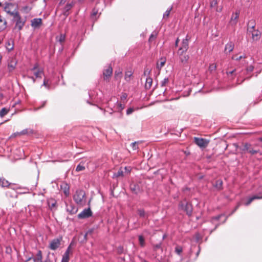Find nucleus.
Wrapping results in <instances>:
<instances>
[{
	"mask_svg": "<svg viewBox=\"0 0 262 262\" xmlns=\"http://www.w3.org/2000/svg\"><path fill=\"white\" fill-rule=\"evenodd\" d=\"M4 11L11 16L14 17L19 13L17 5L13 3H6L4 7Z\"/></svg>",
	"mask_w": 262,
	"mask_h": 262,
	"instance_id": "nucleus-1",
	"label": "nucleus"
},
{
	"mask_svg": "<svg viewBox=\"0 0 262 262\" xmlns=\"http://www.w3.org/2000/svg\"><path fill=\"white\" fill-rule=\"evenodd\" d=\"M13 18L15 19L16 21L14 28L17 29L19 31L22 30L25 26L26 20L21 18L19 13L13 17Z\"/></svg>",
	"mask_w": 262,
	"mask_h": 262,
	"instance_id": "nucleus-2",
	"label": "nucleus"
},
{
	"mask_svg": "<svg viewBox=\"0 0 262 262\" xmlns=\"http://www.w3.org/2000/svg\"><path fill=\"white\" fill-rule=\"evenodd\" d=\"M85 193L83 190H77L74 195V199L78 204H82L84 202Z\"/></svg>",
	"mask_w": 262,
	"mask_h": 262,
	"instance_id": "nucleus-3",
	"label": "nucleus"
},
{
	"mask_svg": "<svg viewBox=\"0 0 262 262\" xmlns=\"http://www.w3.org/2000/svg\"><path fill=\"white\" fill-rule=\"evenodd\" d=\"M180 207L184 210L188 216H191L192 213V205L189 202H182L180 205Z\"/></svg>",
	"mask_w": 262,
	"mask_h": 262,
	"instance_id": "nucleus-4",
	"label": "nucleus"
},
{
	"mask_svg": "<svg viewBox=\"0 0 262 262\" xmlns=\"http://www.w3.org/2000/svg\"><path fill=\"white\" fill-rule=\"evenodd\" d=\"M17 63V60L15 57L10 58L8 60V70L9 73H12L15 69Z\"/></svg>",
	"mask_w": 262,
	"mask_h": 262,
	"instance_id": "nucleus-5",
	"label": "nucleus"
},
{
	"mask_svg": "<svg viewBox=\"0 0 262 262\" xmlns=\"http://www.w3.org/2000/svg\"><path fill=\"white\" fill-rule=\"evenodd\" d=\"M194 140V143L201 148H205L209 144V140L201 138L195 137Z\"/></svg>",
	"mask_w": 262,
	"mask_h": 262,
	"instance_id": "nucleus-6",
	"label": "nucleus"
},
{
	"mask_svg": "<svg viewBox=\"0 0 262 262\" xmlns=\"http://www.w3.org/2000/svg\"><path fill=\"white\" fill-rule=\"evenodd\" d=\"M31 71L33 72L36 78H41L42 75L43 74V70L39 68L38 63H36L33 68L31 69Z\"/></svg>",
	"mask_w": 262,
	"mask_h": 262,
	"instance_id": "nucleus-7",
	"label": "nucleus"
},
{
	"mask_svg": "<svg viewBox=\"0 0 262 262\" xmlns=\"http://www.w3.org/2000/svg\"><path fill=\"white\" fill-rule=\"evenodd\" d=\"M62 240V237L55 238L53 239L49 245V248L51 250H55L59 247L60 243Z\"/></svg>",
	"mask_w": 262,
	"mask_h": 262,
	"instance_id": "nucleus-8",
	"label": "nucleus"
},
{
	"mask_svg": "<svg viewBox=\"0 0 262 262\" xmlns=\"http://www.w3.org/2000/svg\"><path fill=\"white\" fill-rule=\"evenodd\" d=\"M113 73V68L112 67L109 65L107 66L105 69L104 70L103 72V79L105 80H107L109 79V78L111 77Z\"/></svg>",
	"mask_w": 262,
	"mask_h": 262,
	"instance_id": "nucleus-9",
	"label": "nucleus"
},
{
	"mask_svg": "<svg viewBox=\"0 0 262 262\" xmlns=\"http://www.w3.org/2000/svg\"><path fill=\"white\" fill-rule=\"evenodd\" d=\"M92 215V211L90 208H89L88 209H84L81 212L78 214V217L79 219H86L91 216Z\"/></svg>",
	"mask_w": 262,
	"mask_h": 262,
	"instance_id": "nucleus-10",
	"label": "nucleus"
},
{
	"mask_svg": "<svg viewBox=\"0 0 262 262\" xmlns=\"http://www.w3.org/2000/svg\"><path fill=\"white\" fill-rule=\"evenodd\" d=\"M185 52L180 51H178V54L179 55L180 60L183 64L186 63L189 58V56L188 55L185 54Z\"/></svg>",
	"mask_w": 262,
	"mask_h": 262,
	"instance_id": "nucleus-11",
	"label": "nucleus"
},
{
	"mask_svg": "<svg viewBox=\"0 0 262 262\" xmlns=\"http://www.w3.org/2000/svg\"><path fill=\"white\" fill-rule=\"evenodd\" d=\"M243 150L250 153L252 155L256 154L259 152V150L253 149L251 147V145L248 143H245L244 144Z\"/></svg>",
	"mask_w": 262,
	"mask_h": 262,
	"instance_id": "nucleus-12",
	"label": "nucleus"
},
{
	"mask_svg": "<svg viewBox=\"0 0 262 262\" xmlns=\"http://www.w3.org/2000/svg\"><path fill=\"white\" fill-rule=\"evenodd\" d=\"M42 24V19L40 18H34L31 21V25L34 28H39Z\"/></svg>",
	"mask_w": 262,
	"mask_h": 262,
	"instance_id": "nucleus-13",
	"label": "nucleus"
},
{
	"mask_svg": "<svg viewBox=\"0 0 262 262\" xmlns=\"http://www.w3.org/2000/svg\"><path fill=\"white\" fill-rule=\"evenodd\" d=\"M189 48L188 39L186 37L182 41L181 47L179 48L178 51L186 52Z\"/></svg>",
	"mask_w": 262,
	"mask_h": 262,
	"instance_id": "nucleus-14",
	"label": "nucleus"
},
{
	"mask_svg": "<svg viewBox=\"0 0 262 262\" xmlns=\"http://www.w3.org/2000/svg\"><path fill=\"white\" fill-rule=\"evenodd\" d=\"M66 3V0H61L59 4V6L57 8V11H59L60 10H62V16H61L62 19H64V15L66 14V11H64V9L66 8V6L64 4Z\"/></svg>",
	"mask_w": 262,
	"mask_h": 262,
	"instance_id": "nucleus-15",
	"label": "nucleus"
},
{
	"mask_svg": "<svg viewBox=\"0 0 262 262\" xmlns=\"http://www.w3.org/2000/svg\"><path fill=\"white\" fill-rule=\"evenodd\" d=\"M210 6L212 9H214L216 12H221L222 10V7H217V0H211L210 3Z\"/></svg>",
	"mask_w": 262,
	"mask_h": 262,
	"instance_id": "nucleus-16",
	"label": "nucleus"
},
{
	"mask_svg": "<svg viewBox=\"0 0 262 262\" xmlns=\"http://www.w3.org/2000/svg\"><path fill=\"white\" fill-rule=\"evenodd\" d=\"M223 181L221 179H218L215 180L214 183L213 184V186L217 190L220 191L222 190L223 188Z\"/></svg>",
	"mask_w": 262,
	"mask_h": 262,
	"instance_id": "nucleus-17",
	"label": "nucleus"
},
{
	"mask_svg": "<svg viewBox=\"0 0 262 262\" xmlns=\"http://www.w3.org/2000/svg\"><path fill=\"white\" fill-rule=\"evenodd\" d=\"M250 33L252 34V38L254 40H257L260 37L261 33L258 30L254 29L251 30Z\"/></svg>",
	"mask_w": 262,
	"mask_h": 262,
	"instance_id": "nucleus-18",
	"label": "nucleus"
},
{
	"mask_svg": "<svg viewBox=\"0 0 262 262\" xmlns=\"http://www.w3.org/2000/svg\"><path fill=\"white\" fill-rule=\"evenodd\" d=\"M7 21L0 15V32L4 30L7 27Z\"/></svg>",
	"mask_w": 262,
	"mask_h": 262,
	"instance_id": "nucleus-19",
	"label": "nucleus"
},
{
	"mask_svg": "<svg viewBox=\"0 0 262 262\" xmlns=\"http://www.w3.org/2000/svg\"><path fill=\"white\" fill-rule=\"evenodd\" d=\"M34 262H42V255L40 250L38 251L35 256L33 258Z\"/></svg>",
	"mask_w": 262,
	"mask_h": 262,
	"instance_id": "nucleus-20",
	"label": "nucleus"
},
{
	"mask_svg": "<svg viewBox=\"0 0 262 262\" xmlns=\"http://www.w3.org/2000/svg\"><path fill=\"white\" fill-rule=\"evenodd\" d=\"M137 213L140 217L147 219L148 217V213L146 212L143 209H138L137 210Z\"/></svg>",
	"mask_w": 262,
	"mask_h": 262,
	"instance_id": "nucleus-21",
	"label": "nucleus"
},
{
	"mask_svg": "<svg viewBox=\"0 0 262 262\" xmlns=\"http://www.w3.org/2000/svg\"><path fill=\"white\" fill-rule=\"evenodd\" d=\"M12 185L8 180L4 178H0V186L2 187H8Z\"/></svg>",
	"mask_w": 262,
	"mask_h": 262,
	"instance_id": "nucleus-22",
	"label": "nucleus"
},
{
	"mask_svg": "<svg viewBox=\"0 0 262 262\" xmlns=\"http://www.w3.org/2000/svg\"><path fill=\"white\" fill-rule=\"evenodd\" d=\"M255 21L254 19L250 20L247 24V30L248 32H250L251 30H254L255 26Z\"/></svg>",
	"mask_w": 262,
	"mask_h": 262,
	"instance_id": "nucleus-23",
	"label": "nucleus"
},
{
	"mask_svg": "<svg viewBox=\"0 0 262 262\" xmlns=\"http://www.w3.org/2000/svg\"><path fill=\"white\" fill-rule=\"evenodd\" d=\"M234 47V44L232 42H229L225 46V52H231L233 50Z\"/></svg>",
	"mask_w": 262,
	"mask_h": 262,
	"instance_id": "nucleus-24",
	"label": "nucleus"
},
{
	"mask_svg": "<svg viewBox=\"0 0 262 262\" xmlns=\"http://www.w3.org/2000/svg\"><path fill=\"white\" fill-rule=\"evenodd\" d=\"M124 170L122 168H120L117 172L114 173L113 174V178H118L119 177H124Z\"/></svg>",
	"mask_w": 262,
	"mask_h": 262,
	"instance_id": "nucleus-25",
	"label": "nucleus"
},
{
	"mask_svg": "<svg viewBox=\"0 0 262 262\" xmlns=\"http://www.w3.org/2000/svg\"><path fill=\"white\" fill-rule=\"evenodd\" d=\"M152 83V79L149 77H147L146 79V82L145 84V87L146 89H150Z\"/></svg>",
	"mask_w": 262,
	"mask_h": 262,
	"instance_id": "nucleus-26",
	"label": "nucleus"
},
{
	"mask_svg": "<svg viewBox=\"0 0 262 262\" xmlns=\"http://www.w3.org/2000/svg\"><path fill=\"white\" fill-rule=\"evenodd\" d=\"M133 78V72L131 71H127L125 73L124 78L126 81H130Z\"/></svg>",
	"mask_w": 262,
	"mask_h": 262,
	"instance_id": "nucleus-27",
	"label": "nucleus"
},
{
	"mask_svg": "<svg viewBox=\"0 0 262 262\" xmlns=\"http://www.w3.org/2000/svg\"><path fill=\"white\" fill-rule=\"evenodd\" d=\"M122 75V72L121 70H118V71H116L115 72L114 78L116 80L120 81Z\"/></svg>",
	"mask_w": 262,
	"mask_h": 262,
	"instance_id": "nucleus-28",
	"label": "nucleus"
},
{
	"mask_svg": "<svg viewBox=\"0 0 262 262\" xmlns=\"http://www.w3.org/2000/svg\"><path fill=\"white\" fill-rule=\"evenodd\" d=\"M13 41L12 40H8L6 43V48L9 51H10L13 49Z\"/></svg>",
	"mask_w": 262,
	"mask_h": 262,
	"instance_id": "nucleus-29",
	"label": "nucleus"
},
{
	"mask_svg": "<svg viewBox=\"0 0 262 262\" xmlns=\"http://www.w3.org/2000/svg\"><path fill=\"white\" fill-rule=\"evenodd\" d=\"M238 17L239 13L235 12V13L233 14L231 18V22H233L234 24H236Z\"/></svg>",
	"mask_w": 262,
	"mask_h": 262,
	"instance_id": "nucleus-30",
	"label": "nucleus"
},
{
	"mask_svg": "<svg viewBox=\"0 0 262 262\" xmlns=\"http://www.w3.org/2000/svg\"><path fill=\"white\" fill-rule=\"evenodd\" d=\"M33 133V130L32 129H24L21 132H20L21 136L28 135V134H32Z\"/></svg>",
	"mask_w": 262,
	"mask_h": 262,
	"instance_id": "nucleus-31",
	"label": "nucleus"
},
{
	"mask_svg": "<svg viewBox=\"0 0 262 262\" xmlns=\"http://www.w3.org/2000/svg\"><path fill=\"white\" fill-rule=\"evenodd\" d=\"M9 110L6 107L3 108L0 111V117H3L4 116L7 115L9 112Z\"/></svg>",
	"mask_w": 262,
	"mask_h": 262,
	"instance_id": "nucleus-32",
	"label": "nucleus"
},
{
	"mask_svg": "<svg viewBox=\"0 0 262 262\" xmlns=\"http://www.w3.org/2000/svg\"><path fill=\"white\" fill-rule=\"evenodd\" d=\"M262 197H259V196H253L251 198H250L248 201L245 203L246 205L248 206L249 205V204H250L251 203V202L255 199H261Z\"/></svg>",
	"mask_w": 262,
	"mask_h": 262,
	"instance_id": "nucleus-33",
	"label": "nucleus"
},
{
	"mask_svg": "<svg viewBox=\"0 0 262 262\" xmlns=\"http://www.w3.org/2000/svg\"><path fill=\"white\" fill-rule=\"evenodd\" d=\"M55 205H56V202L55 200H54L53 199H51L48 201V205L51 209H52L53 208H54L55 207Z\"/></svg>",
	"mask_w": 262,
	"mask_h": 262,
	"instance_id": "nucleus-34",
	"label": "nucleus"
},
{
	"mask_svg": "<svg viewBox=\"0 0 262 262\" xmlns=\"http://www.w3.org/2000/svg\"><path fill=\"white\" fill-rule=\"evenodd\" d=\"M183 251V248L180 246H177L175 248V252L178 255H180Z\"/></svg>",
	"mask_w": 262,
	"mask_h": 262,
	"instance_id": "nucleus-35",
	"label": "nucleus"
},
{
	"mask_svg": "<svg viewBox=\"0 0 262 262\" xmlns=\"http://www.w3.org/2000/svg\"><path fill=\"white\" fill-rule=\"evenodd\" d=\"M139 143V142H135L131 144V146H132L133 150H137L138 149Z\"/></svg>",
	"mask_w": 262,
	"mask_h": 262,
	"instance_id": "nucleus-36",
	"label": "nucleus"
},
{
	"mask_svg": "<svg viewBox=\"0 0 262 262\" xmlns=\"http://www.w3.org/2000/svg\"><path fill=\"white\" fill-rule=\"evenodd\" d=\"M73 245H74V243L72 242L71 243V244L70 245V246H69L68 249H67V258H66L67 262H68V256H69L68 255L70 253V249Z\"/></svg>",
	"mask_w": 262,
	"mask_h": 262,
	"instance_id": "nucleus-37",
	"label": "nucleus"
},
{
	"mask_svg": "<svg viewBox=\"0 0 262 262\" xmlns=\"http://www.w3.org/2000/svg\"><path fill=\"white\" fill-rule=\"evenodd\" d=\"M31 9V7L28 6H24L22 8L23 11L26 13H29Z\"/></svg>",
	"mask_w": 262,
	"mask_h": 262,
	"instance_id": "nucleus-38",
	"label": "nucleus"
},
{
	"mask_svg": "<svg viewBox=\"0 0 262 262\" xmlns=\"http://www.w3.org/2000/svg\"><path fill=\"white\" fill-rule=\"evenodd\" d=\"M172 7H171L170 8H169V9L167 10L164 13V14H163V18H168L169 17V14H170V11H171L172 10Z\"/></svg>",
	"mask_w": 262,
	"mask_h": 262,
	"instance_id": "nucleus-39",
	"label": "nucleus"
},
{
	"mask_svg": "<svg viewBox=\"0 0 262 262\" xmlns=\"http://www.w3.org/2000/svg\"><path fill=\"white\" fill-rule=\"evenodd\" d=\"M85 169V167L80 163L78 164L76 168L77 171H82Z\"/></svg>",
	"mask_w": 262,
	"mask_h": 262,
	"instance_id": "nucleus-40",
	"label": "nucleus"
},
{
	"mask_svg": "<svg viewBox=\"0 0 262 262\" xmlns=\"http://www.w3.org/2000/svg\"><path fill=\"white\" fill-rule=\"evenodd\" d=\"M139 241L140 244L141 246H144V238L142 235H140L139 236Z\"/></svg>",
	"mask_w": 262,
	"mask_h": 262,
	"instance_id": "nucleus-41",
	"label": "nucleus"
},
{
	"mask_svg": "<svg viewBox=\"0 0 262 262\" xmlns=\"http://www.w3.org/2000/svg\"><path fill=\"white\" fill-rule=\"evenodd\" d=\"M216 69V64L215 63H212L210 65L209 67V70L210 72L215 71Z\"/></svg>",
	"mask_w": 262,
	"mask_h": 262,
	"instance_id": "nucleus-42",
	"label": "nucleus"
},
{
	"mask_svg": "<svg viewBox=\"0 0 262 262\" xmlns=\"http://www.w3.org/2000/svg\"><path fill=\"white\" fill-rule=\"evenodd\" d=\"M169 80L168 78H164L161 82V86H165L168 83Z\"/></svg>",
	"mask_w": 262,
	"mask_h": 262,
	"instance_id": "nucleus-43",
	"label": "nucleus"
},
{
	"mask_svg": "<svg viewBox=\"0 0 262 262\" xmlns=\"http://www.w3.org/2000/svg\"><path fill=\"white\" fill-rule=\"evenodd\" d=\"M65 38H66V35L64 34H61L59 38V42L60 44H62V42L64 41L65 40Z\"/></svg>",
	"mask_w": 262,
	"mask_h": 262,
	"instance_id": "nucleus-44",
	"label": "nucleus"
},
{
	"mask_svg": "<svg viewBox=\"0 0 262 262\" xmlns=\"http://www.w3.org/2000/svg\"><path fill=\"white\" fill-rule=\"evenodd\" d=\"M157 37L156 33H152L149 38V42H152Z\"/></svg>",
	"mask_w": 262,
	"mask_h": 262,
	"instance_id": "nucleus-45",
	"label": "nucleus"
},
{
	"mask_svg": "<svg viewBox=\"0 0 262 262\" xmlns=\"http://www.w3.org/2000/svg\"><path fill=\"white\" fill-rule=\"evenodd\" d=\"M165 63V60H163V61H161L160 63H158L157 64V68L161 69L162 67L164 66Z\"/></svg>",
	"mask_w": 262,
	"mask_h": 262,
	"instance_id": "nucleus-46",
	"label": "nucleus"
},
{
	"mask_svg": "<svg viewBox=\"0 0 262 262\" xmlns=\"http://www.w3.org/2000/svg\"><path fill=\"white\" fill-rule=\"evenodd\" d=\"M246 58V56H240L239 57H237V56H234V57H232V59H235L237 61H238V60L242 59V58Z\"/></svg>",
	"mask_w": 262,
	"mask_h": 262,
	"instance_id": "nucleus-47",
	"label": "nucleus"
},
{
	"mask_svg": "<svg viewBox=\"0 0 262 262\" xmlns=\"http://www.w3.org/2000/svg\"><path fill=\"white\" fill-rule=\"evenodd\" d=\"M123 169L124 173H129L131 171V168L129 167H125Z\"/></svg>",
	"mask_w": 262,
	"mask_h": 262,
	"instance_id": "nucleus-48",
	"label": "nucleus"
},
{
	"mask_svg": "<svg viewBox=\"0 0 262 262\" xmlns=\"http://www.w3.org/2000/svg\"><path fill=\"white\" fill-rule=\"evenodd\" d=\"M253 70L254 66L252 65L249 66L246 69V71L247 72H251L253 71Z\"/></svg>",
	"mask_w": 262,
	"mask_h": 262,
	"instance_id": "nucleus-49",
	"label": "nucleus"
},
{
	"mask_svg": "<svg viewBox=\"0 0 262 262\" xmlns=\"http://www.w3.org/2000/svg\"><path fill=\"white\" fill-rule=\"evenodd\" d=\"M134 111V109L133 108L130 107L128 108L126 111V114L127 115H129L131 114L132 113H133Z\"/></svg>",
	"mask_w": 262,
	"mask_h": 262,
	"instance_id": "nucleus-50",
	"label": "nucleus"
},
{
	"mask_svg": "<svg viewBox=\"0 0 262 262\" xmlns=\"http://www.w3.org/2000/svg\"><path fill=\"white\" fill-rule=\"evenodd\" d=\"M118 108L120 111H122L124 108V105L121 103H118Z\"/></svg>",
	"mask_w": 262,
	"mask_h": 262,
	"instance_id": "nucleus-51",
	"label": "nucleus"
},
{
	"mask_svg": "<svg viewBox=\"0 0 262 262\" xmlns=\"http://www.w3.org/2000/svg\"><path fill=\"white\" fill-rule=\"evenodd\" d=\"M69 211L71 214H74L77 212V208L76 207H73L72 209Z\"/></svg>",
	"mask_w": 262,
	"mask_h": 262,
	"instance_id": "nucleus-52",
	"label": "nucleus"
},
{
	"mask_svg": "<svg viewBox=\"0 0 262 262\" xmlns=\"http://www.w3.org/2000/svg\"><path fill=\"white\" fill-rule=\"evenodd\" d=\"M21 136V134H20V132H16V133L13 134L11 137H16L17 136Z\"/></svg>",
	"mask_w": 262,
	"mask_h": 262,
	"instance_id": "nucleus-53",
	"label": "nucleus"
},
{
	"mask_svg": "<svg viewBox=\"0 0 262 262\" xmlns=\"http://www.w3.org/2000/svg\"><path fill=\"white\" fill-rule=\"evenodd\" d=\"M93 231L92 230H89L84 235V238L85 240H86V238H87V236L89 235V234H91L92 233Z\"/></svg>",
	"mask_w": 262,
	"mask_h": 262,
	"instance_id": "nucleus-54",
	"label": "nucleus"
},
{
	"mask_svg": "<svg viewBox=\"0 0 262 262\" xmlns=\"http://www.w3.org/2000/svg\"><path fill=\"white\" fill-rule=\"evenodd\" d=\"M97 13H98V11L95 10V9H94L93 10L92 15L93 16H95L97 14Z\"/></svg>",
	"mask_w": 262,
	"mask_h": 262,
	"instance_id": "nucleus-55",
	"label": "nucleus"
},
{
	"mask_svg": "<svg viewBox=\"0 0 262 262\" xmlns=\"http://www.w3.org/2000/svg\"><path fill=\"white\" fill-rule=\"evenodd\" d=\"M127 95L125 93H124L121 97V100H125L126 99V97H127Z\"/></svg>",
	"mask_w": 262,
	"mask_h": 262,
	"instance_id": "nucleus-56",
	"label": "nucleus"
},
{
	"mask_svg": "<svg viewBox=\"0 0 262 262\" xmlns=\"http://www.w3.org/2000/svg\"><path fill=\"white\" fill-rule=\"evenodd\" d=\"M222 216V214H221V215H217V216H216L213 217L212 218V220H219Z\"/></svg>",
	"mask_w": 262,
	"mask_h": 262,
	"instance_id": "nucleus-57",
	"label": "nucleus"
},
{
	"mask_svg": "<svg viewBox=\"0 0 262 262\" xmlns=\"http://www.w3.org/2000/svg\"><path fill=\"white\" fill-rule=\"evenodd\" d=\"M73 6V4H70L69 5H67V11L70 10Z\"/></svg>",
	"mask_w": 262,
	"mask_h": 262,
	"instance_id": "nucleus-58",
	"label": "nucleus"
},
{
	"mask_svg": "<svg viewBox=\"0 0 262 262\" xmlns=\"http://www.w3.org/2000/svg\"><path fill=\"white\" fill-rule=\"evenodd\" d=\"M161 248V244H157L154 246V248L155 250H157L158 249H160Z\"/></svg>",
	"mask_w": 262,
	"mask_h": 262,
	"instance_id": "nucleus-59",
	"label": "nucleus"
},
{
	"mask_svg": "<svg viewBox=\"0 0 262 262\" xmlns=\"http://www.w3.org/2000/svg\"><path fill=\"white\" fill-rule=\"evenodd\" d=\"M43 85L46 86H48V80H47L46 79H44Z\"/></svg>",
	"mask_w": 262,
	"mask_h": 262,
	"instance_id": "nucleus-60",
	"label": "nucleus"
},
{
	"mask_svg": "<svg viewBox=\"0 0 262 262\" xmlns=\"http://www.w3.org/2000/svg\"><path fill=\"white\" fill-rule=\"evenodd\" d=\"M235 71V69H234L231 71H230V72H227V75L232 74Z\"/></svg>",
	"mask_w": 262,
	"mask_h": 262,
	"instance_id": "nucleus-61",
	"label": "nucleus"
},
{
	"mask_svg": "<svg viewBox=\"0 0 262 262\" xmlns=\"http://www.w3.org/2000/svg\"><path fill=\"white\" fill-rule=\"evenodd\" d=\"M179 42V38H177V39L176 40V42H175L176 47H177L178 46Z\"/></svg>",
	"mask_w": 262,
	"mask_h": 262,
	"instance_id": "nucleus-62",
	"label": "nucleus"
},
{
	"mask_svg": "<svg viewBox=\"0 0 262 262\" xmlns=\"http://www.w3.org/2000/svg\"><path fill=\"white\" fill-rule=\"evenodd\" d=\"M150 73V70H148V69H146L144 71V75H146L147 73L149 74Z\"/></svg>",
	"mask_w": 262,
	"mask_h": 262,
	"instance_id": "nucleus-63",
	"label": "nucleus"
},
{
	"mask_svg": "<svg viewBox=\"0 0 262 262\" xmlns=\"http://www.w3.org/2000/svg\"><path fill=\"white\" fill-rule=\"evenodd\" d=\"M61 262H66V254L63 255Z\"/></svg>",
	"mask_w": 262,
	"mask_h": 262,
	"instance_id": "nucleus-64",
	"label": "nucleus"
}]
</instances>
